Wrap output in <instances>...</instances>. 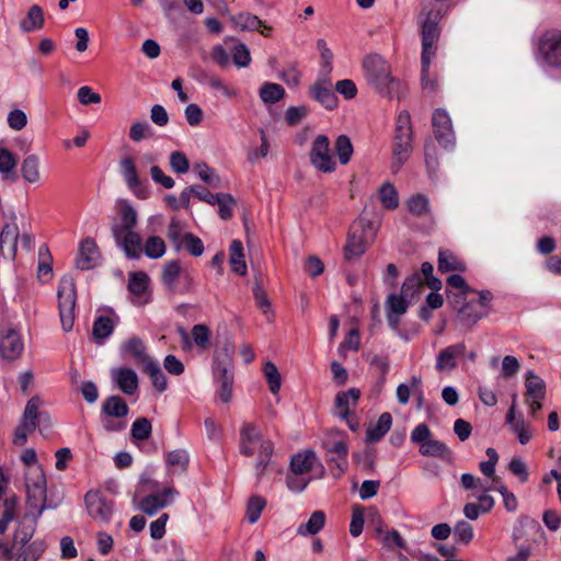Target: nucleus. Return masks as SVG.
<instances>
[{
    "label": "nucleus",
    "instance_id": "1",
    "mask_svg": "<svg viewBox=\"0 0 561 561\" xmlns=\"http://www.w3.org/2000/svg\"><path fill=\"white\" fill-rule=\"evenodd\" d=\"M446 13L443 8L425 10L423 9L419 15V24L422 36V54H421V81L425 91L434 92L437 83L430 77V66L432 59L436 55L437 42L439 39L440 30L438 23Z\"/></svg>",
    "mask_w": 561,
    "mask_h": 561
},
{
    "label": "nucleus",
    "instance_id": "2",
    "mask_svg": "<svg viewBox=\"0 0 561 561\" xmlns=\"http://www.w3.org/2000/svg\"><path fill=\"white\" fill-rule=\"evenodd\" d=\"M240 453L247 457H255L253 469L260 480L266 472L274 453V444L264 438L261 431L252 423H243L240 430Z\"/></svg>",
    "mask_w": 561,
    "mask_h": 561
},
{
    "label": "nucleus",
    "instance_id": "3",
    "mask_svg": "<svg viewBox=\"0 0 561 561\" xmlns=\"http://www.w3.org/2000/svg\"><path fill=\"white\" fill-rule=\"evenodd\" d=\"M26 465L25 489L26 502L31 507H37L41 511L46 508V477L42 467L36 461L34 449H25L21 456Z\"/></svg>",
    "mask_w": 561,
    "mask_h": 561
},
{
    "label": "nucleus",
    "instance_id": "4",
    "mask_svg": "<svg viewBox=\"0 0 561 561\" xmlns=\"http://www.w3.org/2000/svg\"><path fill=\"white\" fill-rule=\"evenodd\" d=\"M531 537V541L540 543L546 540V534L541 525L534 518L519 516L513 527L512 540L516 547V553L506 558V561H527L533 556V548L520 543L525 538Z\"/></svg>",
    "mask_w": 561,
    "mask_h": 561
},
{
    "label": "nucleus",
    "instance_id": "5",
    "mask_svg": "<svg viewBox=\"0 0 561 561\" xmlns=\"http://www.w3.org/2000/svg\"><path fill=\"white\" fill-rule=\"evenodd\" d=\"M363 70L366 81L380 94L391 95L399 82L392 77L389 64L378 54L364 58Z\"/></svg>",
    "mask_w": 561,
    "mask_h": 561
},
{
    "label": "nucleus",
    "instance_id": "6",
    "mask_svg": "<svg viewBox=\"0 0 561 561\" xmlns=\"http://www.w3.org/2000/svg\"><path fill=\"white\" fill-rule=\"evenodd\" d=\"M375 236L376 228L370 219L364 215L359 216L350 228L344 248L345 259L352 261L364 254Z\"/></svg>",
    "mask_w": 561,
    "mask_h": 561
},
{
    "label": "nucleus",
    "instance_id": "7",
    "mask_svg": "<svg viewBox=\"0 0 561 561\" xmlns=\"http://www.w3.org/2000/svg\"><path fill=\"white\" fill-rule=\"evenodd\" d=\"M57 297L61 328L65 332H70L75 323L77 301L76 285L72 277L64 276L60 279Z\"/></svg>",
    "mask_w": 561,
    "mask_h": 561
},
{
    "label": "nucleus",
    "instance_id": "8",
    "mask_svg": "<svg viewBox=\"0 0 561 561\" xmlns=\"http://www.w3.org/2000/svg\"><path fill=\"white\" fill-rule=\"evenodd\" d=\"M411 440L419 445V451L423 456L449 458L451 456L450 449L440 440L432 437L430 427L422 423L419 424L411 433Z\"/></svg>",
    "mask_w": 561,
    "mask_h": 561
},
{
    "label": "nucleus",
    "instance_id": "9",
    "mask_svg": "<svg viewBox=\"0 0 561 561\" xmlns=\"http://www.w3.org/2000/svg\"><path fill=\"white\" fill-rule=\"evenodd\" d=\"M41 400L33 397L28 400L21 423L14 432L13 443L18 446H23L26 443L28 433L33 432L38 422L48 419L46 413L39 412Z\"/></svg>",
    "mask_w": 561,
    "mask_h": 561
},
{
    "label": "nucleus",
    "instance_id": "10",
    "mask_svg": "<svg viewBox=\"0 0 561 561\" xmlns=\"http://www.w3.org/2000/svg\"><path fill=\"white\" fill-rule=\"evenodd\" d=\"M538 58L550 68H561V32L548 31L539 37Z\"/></svg>",
    "mask_w": 561,
    "mask_h": 561
},
{
    "label": "nucleus",
    "instance_id": "11",
    "mask_svg": "<svg viewBox=\"0 0 561 561\" xmlns=\"http://www.w3.org/2000/svg\"><path fill=\"white\" fill-rule=\"evenodd\" d=\"M327 450V460L334 465L341 472L347 468V445L344 439V433L334 431L322 443Z\"/></svg>",
    "mask_w": 561,
    "mask_h": 561
},
{
    "label": "nucleus",
    "instance_id": "12",
    "mask_svg": "<svg viewBox=\"0 0 561 561\" xmlns=\"http://www.w3.org/2000/svg\"><path fill=\"white\" fill-rule=\"evenodd\" d=\"M310 162L319 171L330 173L335 170L336 163L330 152V141L324 135H318L311 145Z\"/></svg>",
    "mask_w": 561,
    "mask_h": 561
},
{
    "label": "nucleus",
    "instance_id": "13",
    "mask_svg": "<svg viewBox=\"0 0 561 561\" xmlns=\"http://www.w3.org/2000/svg\"><path fill=\"white\" fill-rule=\"evenodd\" d=\"M88 514L98 522L108 523L114 512L113 501L106 499L100 491H89L84 496Z\"/></svg>",
    "mask_w": 561,
    "mask_h": 561
},
{
    "label": "nucleus",
    "instance_id": "14",
    "mask_svg": "<svg viewBox=\"0 0 561 561\" xmlns=\"http://www.w3.org/2000/svg\"><path fill=\"white\" fill-rule=\"evenodd\" d=\"M432 125L439 145L446 149L451 148L455 145V133L449 114L443 108L435 110L432 116Z\"/></svg>",
    "mask_w": 561,
    "mask_h": 561
},
{
    "label": "nucleus",
    "instance_id": "15",
    "mask_svg": "<svg viewBox=\"0 0 561 561\" xmlns=\"http://www.w3.org/2000/svg\"><path fill=\"white\" fill-rule=\"evenodd\" d=\"M179 492L173 486H167L161 492L151 493L139 502V508L145 514L152 516L159 510L171 505Z\"/></svg>",
    "mask_w": 561,
    "mask_h": 561
},
{
    "label": "nucleus",
    "instance_id": "16",
    "mask_svg": "<svg viewBox=\"0 0 561 561\" xmlns=\"http://www.w3.org/2000/svg\"><path fill=\"white\" fill-rule=\"evenodd\" d=\"M116 244L124 251L128 259H139L142 253V238L135 230L118 232L112 229Z\"/></svg>",
    "mask_w": 561,
    "mask_h": 561
},
{
    "label": "nucleus",
    "instance_id": "17",
    "mask_svg": "<svg viewBox=\"0 0 561 561\" xmlns=\"http://www.w3.org/2000/svg\"><path fill=\"white\" fill-rule=\"evenodd\" d=\"M359 397L360 391L356 388H351L347 391L339 392L335 397L334 413L342 420H345L352 431L357 428V423L348 420L350 409L356 405Z\"/></svg>",
    "mask_w": 561,
    "mask_h": 561
},
{
    "label": "nucleus",
    "instance_id": "18",
    "mask_svg": "<svg viewBox=\"0 0 561 561\" xmlns=\"http://www.w3.org/2000/svg\"><path fill=\"white\" fill-rule=\"evenodd\" d=\"M411 298L403 295L390 294L386 300V311H387V320L389 325L397 330L400 323V318L403 316L409 305L411 304Z\"/></svg>",
    "mask_w": 561,
    "mask_h": 561
},
{
    "label": "nucleus",
    "instance_id": "19",
    "mask_svg": "<svg viewBox=\"0 0 561 561\" xmlns=\"http://www.w3.org/2000/svg\"><path fill=\"white\" fill-rule=\"evenodd\" d=\"M28 512L24 515L22 522L20 523L15 535H14V545L25 546L30 542L33 537L38 517L42 515L44 511H41L37 507H31L28 504Z\"/></svg>",
    "mask_w": 561,
    "mask_h": 561
},
{
    "label": "nucleus",
    "instance_id": "20",
    "mask_svg": "<svg viewBox=\"0 0 561 561\" xmlns=\"http://www.w3.org/2000/svg\"><path fill=\"white\" fill-rule=\"evenodd\" d=\"M310 96L327 110H333L337 105V98L332 90V83L328 78H321L309 89Z\"/></svg>",
    "mask_w": 561,
    "mask_h": 561
},
{
    "label": "nucleus",
    "instance_id": "21",
    "mask_svg": "<svg viewBox=\"0 0 561 561\" xmlns=\"http://www.w3.org/2000/svg\"><path fill=\"white\" fill-rule=\"evenodd\" d=\"M23 341L19 332L9 329L0 337V356L8 360H14L22 354Z\"/></svg>",
    "mask_w": 561,
    "mask_h": 561
},
{
    "label": "nucleus",
    "instance_id": "22",
    "mask_svg": "<svg viewBox=\"0 0 561 561\" xmlns=\"http://www.w3.org/2000/svg\"><path fill=\"white\" fill-rule=\"evenodd\" d=\"M100 257V251L95 241L87 238L80 244L76 265L79 270L88 271L98 265Z\"/></svg>",
    "mask_w": 561,
    "mask_h": 561
},
{
    "label": "nucleus",
    "instance_id": "23",
    "mask_svg": "<svg viewBox=\"0 0 561 561\" xmlns=\"http://www.w3.org/2000/svg\"><path fill=\"white\" fill-rule=\"evenodd\" d=\"M19 228L11 222L3 226L0 233V252L4 259L14 260L18 252Z\"/></svg>",
    "mask_w": 561,
    "mask_h": 561
},
{
    "label": "nucleus",
    "instance_id": "24",
    "mask_svg": "<svg viewBox=\"0 0 561 561\" xmlns=\"http://www.w3.org/2000/svg\"><path fill=\"white\" fill-rule=\"evenodd\" d=\"M466 352L465 343L460 342L442 350L436 358L435 368L438 371H450L457 366V358Z\"/></svg>",
    "mask_w": 561,
    "mask_h": 561
},
{
    "label": "nucleus",
    "instance_id": "25",
    "mask_svg": "<svg viewBox=\"0 0 561 561\" xmlns=\"http://www.w3.org/2000/svg\"><path fill=\"white\" fill-rule=\"evenodd\" d=\"M111 376L121 391L125 394L131 396L137 391L138 376L133 369L125 367L113 368L111 370Z\"/></svg>",
    "mask_w": 561,
    "mask_h": 561
},
{
    "label": "nucleus",
    "instance_id": "26",
    "mask_svg": "<svg viewBox=\"0 0 561 561\" xmlns=\"http://www.w3.org/2000/svg\"><path fill=\"white\" fill-rule=\"evenodd\" d=\"M121 351L125 354L131 355L142 367L146 366L149 362L153 360V358L147 354L145 342L137 336H131L126 340L122 344Z\"/></svg>",
    "mask_w": 561,
    "mask_h": 561
},
{
    "label": "nucleus",
    "instance_id": "27",
    "mask_svg": "<svg viewBox=\"0 0 561 561\" xmlns=\"http://www.w3.org/2000/svg\"><path fill=\"white\" fill-rule=\"evenodd\" d=\"M317 463L318 458L316 453L307 449L291 457L290 469L295 474H305L311 471Z\"/></svg>",
    "mask_w": 561,
    "mask_h": 561
},
{
    "label": "nucleus",
    "instance_id": "28",
    "mask_svg": "<svg viewBox=\"0 0 561 561\" xmlns=\"http://www.w3.org/2000/svg\"><path fill=\"white\" fill-rule=\"evenodd\" d=\"M148 284L149 278L146 273L134 272L129 274L128 290L138 299L137 304H145L148 301V299L145 298Z\"/></svg>",
    "mask_w": 561,
    "mask_h": 561
},
{
    "label": "nucleus",
    "instance_id": "29",
    "mask_svg": "<svg viewBox=\"0 0 561 561\" xmlns=\"http://www.w3.org/2000/svg\"><path fill=\"white\" fill-rule=\"evenodd\" d=\"M393 142L412 145L411 117L408 111L400 112L397 117Z\"/></svg>",
    "mask_w": 561,
    "mask_h": 561
},
{
    "label": "nucleus",
    "instance_id": "30",
    "mask_svg": "<svg viewBox=\"0 0 561 561\" xmlns=\"http://www.w3.org/2000/svg\"><path fill=\"white\" fill-rule=\"evenodd\" d=\"M466 264L454 252L447 249H440L438 252V271L446 272H463Z\"/></svg>",
    "mask_w": 561,
    "mask_h": 561
},
{
    "label": "nucleus",
    "instance_id": "31",
    "mask_svg": "<svg viewBox=\"0 0 561 561\" xmlns=\"http://www.w3.org/2000/svg\"><path fill=\"white\" fill-rule=\"evenodd\" d=\"M485 316V310L479 308L474 300L466 302L458 311L459 321L469 328Z\"/></svg>",
    "mask_w": 561,
    "mask_h": 561
},
{
    "label": "nucleus",
    "instance_id": "32",
    "mask_svg": "<svg viewBox=\"0 0 561 561\" xmlns=\"http://www.w3.org/2000/svg\"><path fill=\"white\" fill-rule=\"evenodd\" d=\"M41 160L36 154L26 156L21 163V174L27 183H38L41 181L39 172Z\"/></svg>",
    "mask_w": 561,
    "mask_h": 561
},
{
    "label": "nucleus",
    "instance_id": "33",
    "mask_svg": "<svg viewBox=\"0 0 561 561\" xmlns=\"http://www.w3.org/2000/svg\"><path fill=\"white\" fill-rule=\"evenodd\" d=\"M392 417L389 413H382L377 420L376 424L369 426L366 432V439L369 443L380 440L390 430Z\"/></svg>",
    "mask_w": 561,
    "mask_h": 561
},
{
    "label": "nucleus",
    "instance_id": "34",
    "mask_svg": "<svg viewBox=\"0 0 561 561\" xmlns=\"http://www.w3.org/2000/svg\"><path fill=\"white\" fill-rule=\"evenodd\" d=\"M231 24L233 28L239 31H249L253 32L260 30L263 25V21L259 19V16L249 13V12H240L230 18Z\"/></svg>",
    "mask_w": 561,
    "mask_h": 561
},
{
    "label": "nucleus",
    "instance_id": "35",
    "mask_svg": "<svg viewBox=\"0 0 561 561\" xmlns=\"http://www.w3.org/2000/svg\"><path fill=\"white\" fill-rule=\"evenodd\" d=\"M121 222L114 224L112 229H117L118 232L134 230L137 225V213L131 205L128 203H122L119 205Z\"/></svg>",
    "mask_w": 561,
    "mask_h": 561
},
{
    "label": "nucleus",
    "instance_id": "36",
    "mask_svg": "<svg viewBox=\"0 0 561 561\" xmlns=\"http://www.w3.org/2000/svg\"><path fill=\"white\" fill-rule=\"evenodd\" d=\"M526 396L527 399H543L546 396V383L534 371L526 373Z\"/></svg>",
    "mask_w": 561,
    "mask_h": 561
},
{
    "label": "nucleus",
    "instance_id": "37",
    "mask_svg": "<svg viewBox=\"0 0 561 561\" xmlns=\"http://www.w3.org/2000/svg\"><path fill=\"white\" fill-rule=\"evenodd\" d=\"M144 371L150 377L151 383L159 392H164L168 388L167 378L161 370V367L157 360L149 362L142 367Z\"/></svg>",
    "mask_w": 561,
    "mask_h": 561
},
{
    "label": "nucleus",
    "instance_id": "38",
    "mask_svg": "<svg viewBox=\"0 0 561 561\" xmlns=\"http://www.w3.org/2000/svg\"><path fill=\"white\" fill-rule=\"evenodd\" d=\"M325 524V515L322 511H316L311 514L307 523L301 524L297 528V534L300 536L316 535Z\"/></svg>",
    "mask_w": 561,
    "mask_h": 561
},
{
    "label": "nucleus",
    "instance_id": "39",
    "mask_svg": "<svg viewBox=\"0 0 561 561\" xmlns=\"http://www.w3.org/2000/svg\"><path fill=\"white\" fill-rule=\"evenodd\" d=\"M113 331V320L108 317L101 316L96 318L93 323L92 335L99 344H102L104 340L112 335Z\"/></svg>",
    "mask_w": 561,
    "mask_h": 561
},
{
    "label": "nucleus",
    "instance_id": "40",
    "mask_svg": "<svg viewBox=\"0 0 561 561\" xmlns=\"http://www.w3.org/2000/svg\"><path fill=\"white\" fill-rule=\"evenodd\" d=\"M44 24V13L39 5H32L26 18L21 21V28L25 32H32L42 28Z\"/></svg>",
    "mask_w": 561,
    "mask_h": 561
},
{
    "label": "nucleus",
    "instance_id": "41",
    "mask_svg": "<svg viewBox=\"0 0 561 561\" xmlns=\"http://www.w3.org/2000/svg\"><path fill=\"white\" fill-rule=\"evenodd\" d=\"M243 247L239 240H233L230 244V265L232 271L239 275L247 273V265L243 260Z\"/></svg>",
    "mask_w": 561,
    "mask_h": 561
},
{
    "label": "nucleus",
    "instance_id": "42",
    "mask_svg": "<svg viewBox=\"0 0 561 561\" xmlns=\"http://www.w3.org/2000/svg\"><path fill=\"white\" fill-rule=\"evenodd\" d=\"M180 273L181 266L178 261H170L163 266L161 278L164 286L172 293L176 290Z\"/></svg>",
    "mask_w": 561,
    "mask_h": 561
},
{
    "label": "nucleus",
    "instance_id": "43",
    "mask_svg": "<svg viewBox=\"0 0 561 561\" xmlns=\"http://www.w3.org/2000/svg\"><path fill=\"white\" fill-rule=\"evenodd\" d=\"M103 412L108 416L124 417L128 414V405L118 396H112L103 403Z\"/></svg>",
    "mask_w": 561,
    "mask_h": 561
},
{
    "label": "nucleus",
    "instance_id": "44",
    "mask_svg": "<svg viewBox=\"0 0 561 561\" xmlns=\"http://www.w3.org/2000/svg\"><path fill=\"white\" fill-rule=\"evenodd\" d=\"M16 158L7 148H0V174L2 179L15 180Z\"/></svg>",
    "mask_w": 561,
    "mask_h": 561
},
{
    "label": "nucleus",
    "instance_id": "45",
    "mask_svg": "<svg viewBox=\"0 0 561 561\" xmlns=\"http://www.w3.org/2000/svg\"><path fill=\"white\" fill-rule=\"evenodd\" d=\"M491 490H494V484L483 482L481 485L479 484V488L472 493V496L480 503L482 513H488L494 506V499L489 495Z\"/></svg>",
    "mask_w": 561,
    "mask_h": 561
},
{
    "label": "nucleus",
    "instance_id": "46",
    "mask_svg": "<svg viewBox=\"0 0 561 561\" xmlns=\"http://www.w3.org/2000/svg\"><path fill=\"white\" fill-rule=\"evenodd\" d=\"M23 550L18 554L16 559L20 561H37L44 553L46 545L43 540H35L22 546Z\"/></svg>",
    "mask_w": 561,
    "mask_h": 561
},
{
    "label": "nucleus",
    "instance_id": "47",
    "mask_svg": "<svg viewBox=\"0 0 561 561\" xmlns=\"http://www.w3.org/2000/svg\"><path fill=\"white\" fill-rule=\"evenodd\" d=\"M142 251L149 259L156 260L164 255L167 247L162 238L151 236L146 240Z\"/></svg>",
    "mask_w": 561,
    "mask_h": 561
},
{
    "label": "nucleus",
    "instance_id": "48",
    "mask_svg": "<svg viewBox=\"0 0 561 561\" xmlns=\"http://www.w3.org/2000/svg\"><path fill=\"white\" fill-rule=\"evenodd\" d=\"M284 95V88L277 83L265 82L260 89V98L264 103L274 104L282 100Z\"/></svg>",
    "mask_w": 561,
    "mask_h": 561
},
{
    "label": "nucleus",
    "instance_id": "49",
    "mask_svg": "<svg viewBox=\"0 0 561 561\" xmlns=\"http://www.w3.org/2000/svg\"><path fill=\"white\" fill-rule=\"evenodd\" d=\"M379 201L386 209H396L399 205V196L394 186L387 182L379 190Z\"/></svg>",
    "mask_w": 561,
    "mask_h": 561
},
{
    "label": "nucleus",
    "instance_id": "50",
    "mask_svg": "<svg viewBox=\"0 0 561 561\" xmlns=\"http://www.w3.org/2000/svg\"><path fill=\"white\" fill-rule=\"evenodd\" d=\"M334 148L340 163L342 165L347 164L353 154V146L351 139L345 135H340L335 140Z\"/></svg>",
    "mask_w": 561,
    "mask_h": 561
},
{
    "label": "nucleus",
    "instance_id": "51",
    "mask_svg": "<svg viewBox=\"0 0 561 561\" xmlns=\"http://www.w3.org/2000/svg\"><path fill=\"white\" fill-rule=\"evenodd\" d=\"M151 422L146 417H139L131 424L130 435L135 440L148 439L151 435Z\"/></svg>",
    "mask_w": 561,
    "mask_h": 561
},
{
    "label": "nucleus",
    "instance_id": "52",
    "mask_svg": "<svg viewBox=\"0 0 561 561\" xmlns=\"http://www.w3.org/2000/svg\"><path fill=\"white\" fill-rule=\"evenodd\" d=\"M265 505L266 501L259 495H253L249 499L245 516L250 524H255L259 520Z\"/></svg>",
    "mask_w": 561,
    "mask_h": 561
},
{
    "label": "nucleus",
    "instance_id": "53",
    "mask_svg": "<svg viewBox=\"0 0 561 561\" xmlns=\"http://www.w3.org/2000/svg\"><path fill=\"white\" fill-rule=\"evenodd\" d=\"M263 370L270 391L273 394L278 393L282 386V378L277 367L272 362H266Z\"/></svg>",
    "mask_w": 561,
    "mask_h": 561
},
{
    "label": "nucleus",
    "instance_id": "54",
    "mask_svg": "<svg viewBox=\"0 0 561 561\" xmlns=\"http://www.w3.org/2000/svg\"><path fill=\"white\" fill-rule=\"evenodd\" d=\"M122 174L127 183V185L135 190L139 185V178L137 170L135 168V163L131 158H125L121 161Z\"/></svg>",
    "mask_w": 561,
    "mask_h": 561
},
{
    "label": "nucleus",
    "instance_id": "55",
    "mask_svg": "<svg viewBox=\"0 0 561 561\" xmlns=\"http://www.w3.org/2000/svg\"><path fill=\"white\" fill-rule=\"evenodd\" d=\"M409 211L414 216H423L428 211L430 201L423 194L412 195L407 201Z\"/></svg>",
    "mask_w": 561,
    "mask_h": 561
},
{
    "label": "nucleus",
    "instance_id": "56",
    "mask_svg": "<svg viewBox=\"0 0 561 561\" xmlns=\"http://www.w3.org/2000/svg\"><path fill=\"white\" fill-rule=\"evenodd\" d=\"M186 232L184 231V227L180 220L173 218L168 227V238L173 243L176 251L181 250L183 247V236Z\"/></svg>",
    "mask_w": 561,
    "mask_h": 561
},
{
    "label": "nucleus",
    "instance_id": "57",
    "mask_svg": "<svg viewBox=\"0 0 561 561\" xmlns=\"http://www.w3.org/2000/svg\"><path fill=\"white\" fill-rule=\"evenodd\" d=\"M167 463L174 470L185 471L188 465V454L184 449H175L167 455Z\"/></svg>",
    "mask_w": 561,
    "mask_h": 561
},
{
    "label": "nucleus",
    "instance_id": "58",
    "mask_svg": "<svg viewBox=\"0 0 561 561\" xmlns=\"http://www.w3.org/2000/svg\"><path fill=\"white\" fill-rule=\"evenodd\" d=\"M411 151H412V145L393 142V149H392V154H393L392 169H393V172H397L401 168V165L408 160Z\"/></svg>",
    "mask_w": 561,
    "mask_h": 561
},
{
    "label": "nucleus",
    "instance_id": "59",
    "mask_svg": "<svg viewBox=\"0 0 561 561\" xmlns=\"http://www.w3.org/2000/svg\"><path fill=\"white\" fill-rule=\"evenodd\" d=\"M215 204L218 205V213L221 219L227 220L232 216L236 201L230 194H216Z\"/></svg>",
    "mask_w": 561,
    "mask_h": 561
},
{
    "label": "nucleus",
    "instance_id": "60",
    "mask_svg": "<svg viewBox=\"0 0 561 561\" xmlns=\"http://www.w3.org/2000/svg\"><path fill=\"white\" fill-rule=\"evenodd\" d=\"M253 296L256 306L265 313L267 314L271 311V301L263 289L261 280L256 279L255 284L253 286Z\"/></svg>",
    "mask_w": 561,
    "mask_h": 561
},
{
    "label": "nucleus",
    "instance_id": "61",
    "mask_svg": "<svg viewBox=\"0 0 561 561\" xmlns=\"http://www.w3.org/2000/svg\"><path fill=\"white\" fill-rule=\"evenodd\" d=\"M454 536L458 541L468 545L473 538V528L468 522L460 520L455 526Z\"/></svg>",
    "mask_w": 561,
    "mask_h": 561
},
{
    "label": "nucleus",
    "instance_id": "62",
    "mask_svg": "<svg viewBox=\"0 0 561 561\" xmlns=\"http://www.w3.org/2000/svg\"><path fill=\"white\" fill-rule=\"evenodd\" d=\"M364 527V508L362 506H354L352 512V520L350 524V534L353 537H358Z\"/></svg>",
    "mask_w": 561,
    "mask_h": 561
},
{
    "label": "nucleus",
    "instance_id": "63",
    "mask_svg": "<svg viewBox=\"0 0 561 561\" xmlns=\"http://www.w3.org/2000/svg\"><path fill=\"white\" fill-rule=\"evenodd\" d=\"M192 337L197 346L205 348L210 340V330L205 324H196L192 328Z\"/></svg>",
    "mask_w": 561,
    "mask_h": 561
},
{
    "label": "nucleus",
    "instance_id": "64",
    "mask_svg": "<svg viewBox=\"0 0 561 561\" xmlns=\"http://www.w3.org/2000/svg\"><path fill=\"white\" fill-rule=\"evenodd\" d=\"M171 169L180 174L186 173L190 169V163L186 156L181 151H173L170 154Z\"/></svg>",
    "mask_w": 561,
    "mask_h": 561
}]
</instances>
